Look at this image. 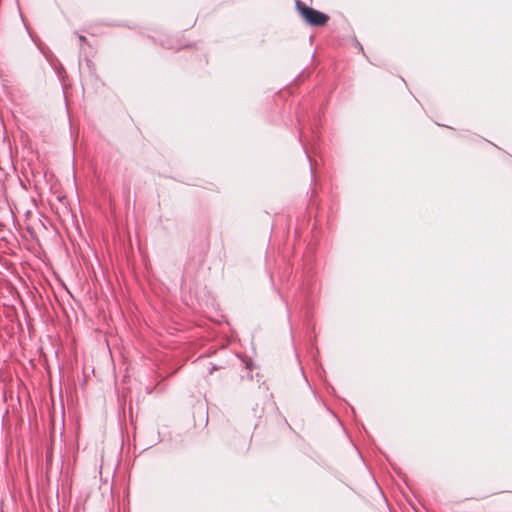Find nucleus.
Wrapping results in <instances>:
<instances>
[{
	"instance_id": "1",
	"label": "nucleus",
	"mask_w": 512,
	"mask_h": 512,
	"mask_svg": "<svg viewBox=\"0 0 512 512\" xmlns=\"http://www.w3.org/2000/svg\"><path fill=\"white\" fill-rule=\"evenodd\" d=\"M295 6L301 17L311 26H324L329 19L325 13L307 6L301 0H296Z\"/></svg>"
},
{
	"instance_id": "2",
	"label": "nucleus",
	"mask_w": 512,
	"mask_h": 512,
	"mask_svg": "<svg viewBox=\"0 0 512 512\" xmlns=\"http://www.w3.org/2000/svg\"><path fill=\"white\" fill-rule=\"evenodd\" d=\"M79 40H80L81 42H84V41L86 40V38H85L84 36L80 35V36H79Z\"/></svg>"
}]
</instances>
